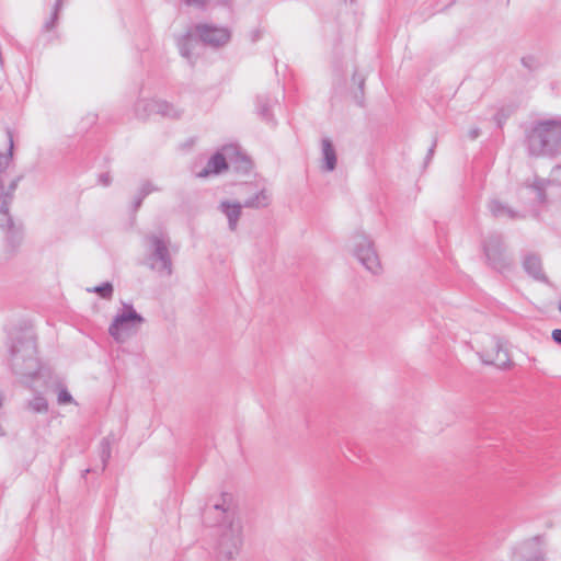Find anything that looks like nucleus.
I'll return each instance as SVG.
<instances>
[{
  "mask_svg": "<svg viewBox=\"0 0 561 561\" xmlns=\"http://www.w3.org/2000/svg\"><path fill=\"white\" fill-rule=\"evenodd\" d=\"M221 504H215L214 510L224 514V522L218 526L217 559L218 561H231L239 553L242 545V528L239 522L230 519L229 510Z\"/></svg>",
  "mask_w": 561,
  "mask_h": 561,
  "instance_id": "nucleus-1",
  "label": "nucleus"
},
{
  "mask_svg": "<svg viewBox=\"0 0 561 561\" xmlns=\"http://www.w3.org/2000/svg\"><path fill=\"white\" fill-rule=\"evenodd\" d=\"M561 144V121L538 122L527 135L531 156L553 154Z\"/></svg>",
  "mask_w": 561,
  "mask_h": 561,
  "instance_id": "nucleus-2",
  "label": "nucleus"
},
{
  "mask_svg": "<svg viewBox=\"0 0 561 561\" xmlns=\"http://www.w3.org/2000/svg\"><path fill=\"white\" fill-rule=\"evenodd\" d=\"M36 342L31 335L18 337L10 346V364L12 370L22 376L33 377L38 373Z\"/></svg>",
  "mask_w": 561,
  "mask_h": 561,
  "instance_id": "nucleus-3",
  "label": "nucleus"
},
{
  "mask_svg": "<svg viewBox=\"0 0 561 561\" xmlns=\"http://www.w3.org/2000/svg\"><path fill=\"white\" fill-rule=\"evenodd\" d=\"M488 265L499 273L511 271L513 261L506 254V245L502 233H490L482 243Z\"/></svg>",
  "mask_w": 561,
  "mask_h": 561,
  "instance_id": "nucleus-4",
  "label": "nucleus"
},
{
  "mask_svg": "<svg viewBox=\"0 0 561 561\" xmlns=\"http://www.w3.org/2000/svg\"><path fill=\"white\" fill-rule=\"evenodd\" d=\"M146 240L150 248V268L167 276H171L173 273L172 257L169 252L170 240L163 234H149Z\"/></svg>",
  "mask_w": 561,
  "mask_h": 561,
  "instance_id": "nucleus-5",
  "label": "nucleus"
},
{
  "mask_svg": "<svg viewBox=\"0 0 561 561\" xmlns=\"http://www.w3.org/2000/svg\"><path fill=\"white\" fill-rule=\"evenodd\" d=\"M144 321V318L131 305H124L123 312L116 314L110 324L108 333L116 342L122 343L127 336L136 332Z\"/></svg>",
  "mask_w": 561,
  "mask_h": 561,
  "instance_id": "nucleus-6",
  "label": "nucleus"
},
{
  "mask_svg": "<svg viewBox=\"0 0 561 561\" xmlns=\"http://www.w3.org/2000/svg\"><path fill=\"white\" fill-rule=\"evenodd\" d=\"M352 240L353 253L360 264L370 273L379 274L381 271V264L375 250L374 242L360 231L355 232Z\"/></svg>",
  "mask_w": 561,
  "mask_h": 561,
  "instance_id": "nucleus-7",
  "label": "nucleus"
},
{
  "mask_svg": "<svg viewBox=\"0 0 561 561\" xmlns=\"http://www.w3.org/2000/svg\"><path fill=\"white\" fill-rule=\"evenodd\" d=\"M11 204L0 201V229L5 233L8 245L14 251L22 242L23 227L14 222L10 214Z\"/></svg>",
  "mask_w": 561,
  "mask_h": 561,
  "instance_id": "nucleus-8",
  "label": "nucleus"
},
{
  "mask_svg": "<svg viewBox=\"0 0 561 561\" xmlns=\"http://www.w3.org/2000/svg\"><path fill=\"white\" fill-rule=\"evenodd\" d=\"M194 34L204 45L220 47L226 45L231 37L227 27H219L213 24L199 23L194 26Z\"/></svg>",
  "mask_w": 561,
  "mask_h": 561,
  "instance_id": "nucleus-9",
  "label": "nucleus"
},
{
  "mask_svg": "<svg viewBox=\"0 0 561 561\" xmlns=\"http://www.w3.org/2000/svg\"><path fill=\"white\" fill-rule=\"evenodd\" d=\"M540 537L536 536L514 547L512 561H543Z\"/></svg>",
  "mask_w": 561,
  "mask_h": 561,
  "instance_id": "nucleus-10",
  "label": "nucleus"
},
{
  "mask_svg": "<svg viewBox=\"0 0 561 561\" xmlns=\"http://www.w3.org/2000/svg\"><path fill=\"white\" fill-rule=\"evenodd\" d=\"M492 350L494 354L489 351L481 353L480 357L483 363L495 365L501 369L511 367L512 362L510 359L508 352L503 347L499 339L492 340Z\"/></svg>",
  "mask_w": 561,
  "mask_h": 561,
  "instance_id": "nucleus-11",
  "label": "nucleus"
},
{
  "mask_svg": "<svg viewBox=\"0 0 561 561\" xmlns=\"http://www.w3.org/2000/svg\"><path fill=\"white\" fill-rule=\"evenodd\" d=\"M524 271L534 279L539 282H548L546 274L542 271V262L539 255L528 253L523 259Z\"/></svg>",
  "mask_w": 561,
  "mask_h": 561,
  "instance_id": "nucleus-12",
  "label": "nucleus"
},
{
  "mask_svg": "<svg viewBox=\"0 0 561 561\" xmlns=\"http://www.w3.org/2000/svg\"><path fill=\"white\" fill-rule=\"evenodd\" d=\"M488 208L494 218H503L506 217L508 219H519L524 218L519 211L513 209L508 205L502 203L501 201L494 198L489 202Z\"/></svg>",
  "mask_w": 561,
  "mask_h": 561,
  "instance_id": "nucleus-13",
  "label": "nucleus"
},
{
  "mask_svg": "<svg viewBox=\"0 0 561 561\" xmlns=\"http://www.w3.org/2000/svg\"><path fill=\"white\" fill-rule=\"evenodd\" d=\"M243 204L240 203H230L228 201H224L219 205V209L226 215L228 218L229 229L234 231L238 226V221L241 217V209Z\"/></svg>",
  "mask_w": 561,
  "mask_h": 561,
  "instance_id": "nucleus-14",
  "label": "nucleus"
},
{
  "mask_svg": "<svg viewBox=\"0 0 561 561\" xmlns=\"http://www.w3.org/2000/svg\"><path fill=\"white\" fill-rule=\"evenodd\" d=\"M228 169V163L222 153L216 152L207 162V165L198 172L199 178H206L209 174H219Z\"/></svg>",
  "mask_w": 561,
  "mask_h": 561,
  "instance_id": "nucleus-15",
  "label": "nucleus"
},
{
  "mask_svg": "<svg viewBox=\"0 0 561 561\" xmlns=\"http://www.w3.org/2000/svg\"><path fill=\"white\" fill-rule=\"evenodd\" d=\"M322 146V169L324 171L331 172L336 168V152L332 141L329 138H323L321 141Z\"/></svg>",
  "mask_w": 561,
  "mask_h": 561,
  "instance_id": "nucleus-16",
  "label": "nucleus"
},
{
  "mask_svg": "<svg viewBox=\"0 0 561 561\" xmlns=\"http://www.w3.org/2000/svg\"><path fill=\"white\" fill-rule=\"evenodd\" d=\"M195 46L196 41L193 38V34L191 32H187L178 38V47L181 56L187 59L191 64H194Z\"/></svg>",
  "mask_w": 561,
  "mask_h": 561,
  "instance_id": "nucleus-17",
  "label": "nucleus"
},
{
  "mask_svg": "<svg viewBox=\"0 0 561 561\" xmlns=\"http://www.w3.org/2000/svg\"><path fill=\"white\" fill-rule=\"evenodd\" d=\"M273 100L268 94H261L256 98V111L260 117L267 122L274 123V117L271 112Z\"/></svg>",
  "mask_w": 561,
  "mask_h": 561,
  "instance_id": "nucleus-18",
  "label": "nucleus"
},
{
  "mask_svg": "<svg viewBox=\"0 0 561 561\" xmlns=\"http://www.w3.org/2000/svg\"><path fill=\"white\" fill-rule=\"evenodd\" d=\"M271 203V195L265 190L262 188L261 191L254 193L252 196L248 197L243 202V207L245 208H264L267 207Z\"/></svg>",
  "mask_w": 561,
  "mask_h": 561,
  "instance_id": "nucleus-19",
  "label": "nucleus"
},
{
  "mask_svg": "<svg viewBox=\"0 0 561 561\" xmlns=\"http://www.w3.org/2000/svg\"><path fill=\"white\" fill-rule=\"evenodd\" d=\"M152 104H156V100H139L135 104V114L140 119H147L151 115L156 114V106Z\"/></svg>",
  "mask_w": 561,
  "mask_h": 561,
  "instance_id": "nucleus-20",
  "label": "nucleus"
},
{
  "mask_svg": "<svg viewBox=\"0 0 561 561\" xmlns=\"http://www.w3.org/2000/svg\"><path fill=\"white\" fill-rule=\"evenodd\" d=\"M152 105L156 106V114H159L163 117H169V118H180L181 117L182 112L165 101L156 100V104H152Z\"/></svg>",
  "mask_w": 561,
  "mask_h": 561,
  "instance_id": "nucleus-21",
  "label": "nucleus"
},
{
  "mask_svg": "<svg viewBox=\"0 0 561 561\" xmlns=\"http://www.w3.org/2000/svg\"><path fill=\"white\" fill-rule=\"evenodd\" d=\"M7 135L9 148L5 154H0V172H4L5 169L9 167L10 162L13 160L14 141L13 135L10 129L7 130Z\"/></svg>",
  "mask_w": 561,
  "mask_h": 561,
  "instance_id": "nucleus-22",
  "label": "nucleus"
},
{
  "mask_svg": "<svg viewBox=\"0 0 561 561\" xmlns=\"http://www.w3.org/2000/svg\"><path fill=\"white\" fill-rule=\"evenodd\" d=\"M548 184H551L550 180L536 178L530 187L536 191L537 197L540 203L546 201V190Z\"/></svg>",
  "mask_w": 561,
  "mask_h": 561,
  "instance_id": "nucleus-23",
  "label": "nucleus"
},
{
  "mask_svg": "<svg viewBox=\"0 0 561 561\" xmlns=\"http://www.w3.org/2000/svg\"><path fill=\"white\" fill-rule=\"evenodd\" d=\"M100 457L102 461V468L101 470L104 471L106 468V465L111 458V443L107 437L103 438L100 444Z\"/></svg>",
  "mask_w": 561,
  "mask_h": 561,
  "instance_id": "nucleus-24",
  "label": "nucleus"
},
{
  "mask_svg": "<svg viewBox=\"0 0 561 561\" xmlns=\"http://www.w3.org/2000/svg\"><path fill=\"white\" fill-rule=\"evenodd\" d=\"M30 409H32L34 412L43 413L47 412L48 410V402L47 400L42 396H36L33 400L28 402Z\"/></svg>",
  "mask_w": 561,
  "mask_h": 561,
  "instance_id": "nucleus-25",
  "label": "nucleus"
},
{
  "mask_svg": "<svg viewBox=\"0 0 561 561\" xmlns=\"http://www.w3.org/2000/svg\"><path fill=\"white\" fill-rule=\"evenodd\" d=\"M89 291L95 293L104 299H111L113 296V285L108 282H105L92 289H89Z\"/></svg>",
  "mask_w": 561,
  "mask_h": 561,
  "instance_id": "nucleus-26",
  "label": "nucleus"
},
{
  "mask_svg": "<svg viewBox=\"0 0 561 561\" xmlns=\"http://www.w3.org/2000/svg\"><path fill=\"white\" fill-rule=\"evenodd\" d=\"M59 1H56L54 7V12L51 14V18L44 24V28L46 31H50L55 27L57 20H58V13H59Z\"/></svg>",
  "mask_w": 561,
  "mask_h": 561,
  "instance_id": "nucleus-27",
  "label": "nucleus"
},
{
  "mask_svg": "<svg viewBox=\"0 0 561 561\" xmlns=\"http://www.w3.org/2000/svg\"><path fill=\"white\" fill-rule=\"evenodd\" d=\"M522 64L529 70H536L539 67L537 59L534 56H526L522 58Z\"/></svg>",
  "mask_w": 561,
  "mask_h": 561,
  "instance_id": "nucleus-28",
  "label": "nucleus"
},
{
  "mask_svg": "<svg viewBox=\"0 0 561 561\" xmlns=\"http://www.w3.org/2000/svg\"><path fill=\"white\" fill-rule=\"evenodd\" d=\"M57 401L59 404H68L72 402V397L66 388H60Z\"/></svg>",
  "mask_w": 561,
  "mask_h": 561,
  "instance_id": "nucleus-29",
  "label": "nucleus"
},
{
  "mask_svg": "<svg viewBox=\"0 0 561 561\" xmlns=\"http://www.w3.org/2000/svg\"><path fill=\"white\" fill-rule=\"evenodd\" d=\"M551 184L561 186V165H556L550 174Z\"/></svg>",
  "mask_w": 561,
  "mask_h": 561,
  "instance_id": "nucleus-30",
  "label": "nucleus"
},
{
  "mask_svg": "<svg viewBox=\"0 0 561 561\" xmlns=\"http://www.w3.org/2000/svg\"><path fill=\"white\" fill-rule=\"evenodd\" d=\"M158 191H160V188H159L158 186L153 185V184H152L151 182H149V181L145 182V183L141 185L140 190H139V192H140V193L142 194V196H145V197H146V196H148L150 193H152V192H158Z\"/></svg>",
  "mask_w": 561,
  "mask_h": 561,
  "instance_id": "nucleus-31",
  "label": "nucleus"
},
{
  "mask_svg": "<svg viewBox=\"0 0 561 561\" xmlns=\"http://www.w3.org/2000/svg\"><path fill=\"white\" fill-rule=\"evenodd\" d=\"M209 1L210 0H184V2L187 5L196 7V8H199V9L205 8Z\"/></svg>",
  "mask_w": 561,
  "mask_h": 561,
  "instance_id": "nucleus-32",
  "label": "nucleus"
},
{
  "mask_svg": "<svg viewBox=\"0 0 561 561\" xmlns=\"http://www.w3.org/2000/svg\"><path fill=\"white\" fill-rule=\"evenodd\" d=\"M352 80L354 83L358 84V88H359L360 92L363 93L364 85H365V78L359 76L357 72H354Z\"/></svg>",
  "mask_w": 561,
  "mask_h": 561,
  "instance_id": "nucleus-33",
  "label": "nucleus"
},
{
  "mask_svg": "<svg viewBox=\"0 0 561 561\" xmlns=\"http://www.w3.org/2000/svg\"><path fill=\"white\" fill-rule=\"evenodd\" d=\"M506 118L507 116L502 111L497 112L494 116V119L496 121L499 127H502Z\"/></svg>",
  "mask_w": 561,
  "mask_h": 561,
  "instance_id": "nucleus-34",
  "label": "nucleus"
},
{
  "mask_svg": "<svg viewBox=\"0 0 561 561\" xmlns=\"http://www.w3.org/2000/svg\"><path fill=\"white\" fill-rule=\"evenodd\" d=\"M99 182L104 185L108 186L111 184V176L108 173H102L99 178Z\"/></svg>",
  "mask_w": 561,
  "mask_h": 561,
  "instance_id": "nucleus-35",
  "label": "nucleus"
},
{
  "mask_svg": "<svg viewBox=\"0 0 561 561\" xmlns=\"http://www.w3.org/2000/svg\"><path fill=\"white\" fill-rule=\"evenodd\" d=\"M146 197L142 196V194L139 192L137 194V196L135 197V201H134V209L137 210L140 208L141 204H142V201L145 199Z\"/></svg>",
  "mask_w": 561,
  "mask_h": 561,
  "instance_id": "nucleus-36",
  "label": "nucleus"
},
{
  "mask_svg": "<svg viewBox=\"0 0 561 561\" xmlns=\"http://www.w3.org/2000/svg\"><path fill=\"white\" fill-rule=\"evenodd\" d=\"M436 145H437V140L436 138L433 140V144L432 146L430 147L428 151H427V156H426V163L432 159L434 152H435V148H436Z\"/></svg>",
  "mask_w": 561,
  "mask_h": 561,
  "instance_id": "nucleus-37",
  "label": "nucleus"
},
{
  "mask_svg": "<svg viewBox=\"0 0 561 561\" xmlns=\"http://www.w3.org/2000/svg\"><path fill=\"white\" fill-rule=\"evenodd\" d=\"M552 340L557 343V344H560L561 345V329H554L552 331Z\"/></svg>",
  "mask_w": 561,
  "mask_h": 561,
  "instance_id": "nucleus-38",
  "label": "nucleus"
},
{
  "mask_svg": "<svg viewBox=\"0 0 561 561\" xmlns=\"http://www.w3.org/2000/svg\"><path fill=\"white\" fill-rule=\"evenodd\" d=\"M479 135H480V129H479V128H477V127H476V128H472V129H470V130H469V137H470L471 139H476V138H478V137H479Z\"/></svg>",
  "mask_w": 561,
  "mask_h": 561,
  "instance_id": "nucleus-39",
  "label": "nucleus"
},
{
  "mask_svg": "<svg viewBox=\"0 0 561 561\" xmlns=\"http://www.w3.org/2000/svg\"><path fill=\"white\" fill-rule=\"evenodd\" d=\"M243 161H244V163H245L247 165H249V164H250V160L244 159Z\"/></svg>",
  "mask_w": 561,
  "mask_h": 561,
  "instance_id": "nucleus-40",
  "label": "nucleus"
},
{
  "mask_svg": "<svg viewBox=\"0 0 561 561\" xmlns=\"http://www.w3.org/2000/svg\"><path fill=\"white\" fill-rule=\"evenodd\" d=\"M559 310L561 312V300L559 301Z\"/></svg>",
  "mask_w": 561,
  "mask_h": 561,
  "instance_id": "nucleus-41",
  "label": "nucleus"
},
{
  "mask_svg": "<svg viewBox=\"0 0 561 561\" xmlns=\"http://www.w3.org/2000/svg\"><path fill=\"white\" fill-rule=\"evenodd\" d=\"M354 0H351V2H353Z\"/></svg>",
  "mask_w": 561,
  "mask_h": 561,
  "instance_id": "nucleus-42",
  "label": "nucleus"
}]
</instances>
